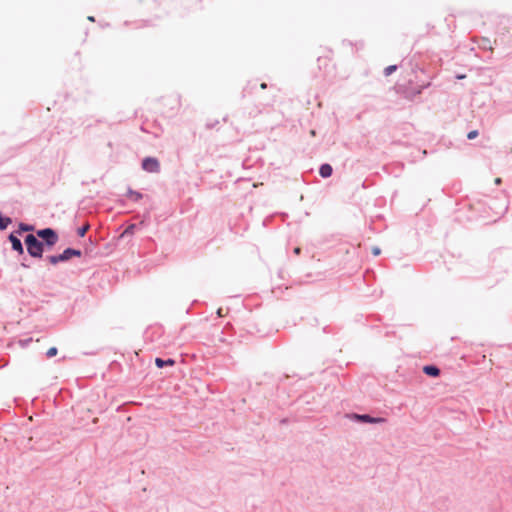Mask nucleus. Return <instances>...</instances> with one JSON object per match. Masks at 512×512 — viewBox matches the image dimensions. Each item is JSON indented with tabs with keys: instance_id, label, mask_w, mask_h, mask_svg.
<instances>
[{
	"instance_id": "nucleus-1",
	"label": "nucleus",
	"mask_w": 512,
	"mask_h": 512,
	"mask_svg": "<svg viewBox=\"0 0 512 512\" xmlns=\"http://www.w3.org/2000/svg\"><path fill=\"white\" fill-rule=\"evenodd\" d=\"M27 251L32 257H41L43 253V244L34 235L29 234L25 238Z\"/></svg>"
},
{
	"instance_id": "nucleus-2",
	"label": "nucleus",
	"mask_w": 512,
	"mask_h": 512,
	"mask_svg": "<svg viewBox=\"0 0 512 512\" xmlns=\"http://www.w3.org/2000/svg\"><path fill=\"white\" fill-rule=\"evenodd\" d=\"M37 235L40 238L44 239L46 241V243L48 245H50V246H53L57 242V240H58L57 234L51 228H46V229L39 230L37 232Z\"/></svg>"
},
{
	"instance_id": "nucleus-3",
	"label": "nucleus",
	"mask_w": 512,
	"mask_h": 512,
	"mask_svg": "<svg viewBox=\"0 0 512 512\" xmlns=\"http://www.w3.org/2000/svg\"><path fill=\"white\" fill-rule=\"evenodd\" d=\"M142 168L147 172H158L159 162L157 159L152 157L145 158L142 162Z\"/></svg>"
},
{
	"instance_id": "nucleus-4",
	"label": "nucleus",
	"mask_w": 512,
	"mask_h": 512,
	"mask_svg": "<svg viewBox=\"0 0 512 512\" xmlns=\"http://www.w3.org/2000/svg\"><path fill=\"white\" fill-rule=\"evenodd\" d=\"M60 255H61V257L63 259V262H64V261L69 260L73 256L80 257L81 256V251L80 250H76V249H72V248H67Z\"/></svg>"
},
{
	"instance_id": "nucleus-5",
	"label": "nucleus",
	"mask_w": 512,
	"mask_h": 512,
	"mask_svg": "<svg viewBox=\"0 0 512 512\" xmlns=\"http://www.w3.org/2000/svg\"><path fill=\"white\" fill-rule=\"evenodd\" d=\"M9 240H10V242L12 244V248L22 254L23 253V247H22L21 241L16 236H14L13 234H11L9 236Z\"/></svg>"
},
{
	"instance_id": "nucleus-6",
	"label": "nucleus",
	"mask_w": 512,
	"mask_h": 512,
	"mask_svg": "<svg viewBox=\"0 0 512 512\" xmlns=\"http://www.w3.org/2000/svg\"><path fill=\"white\" fill-rule=\"evenodd\" d=\"M423 371L432 377H437L440 374V370L436 366H424Z\"/></svg>"
},
{
	"instance_id": "nucleus-7",
	"label": "nucleus",
	"mask_w": 512,
	"mask_h": 512,
	"mask_svg": "<svg viewBox=\"0 0 512 512\" xmlns=\"http://www.w3.org/2000/svg\"><path fill=\"white\" fill-rule=\"evenodd\" d=\"M319 173L322 177L327 178L332 174V167L329 164H323L319 169Z\"/></svg>"
},
{
	"instance_id": "nucleus-8",
	"label": "nucleus",
	"mask_w": 512,
	"mask_h": 512,
	"mask_svg": "<svg viewBox=\"0 0 512 512\" xmlns=\"http://www.w3.org/2000/svg\"><path fill=\"white\" fill-rule=\"evenodd\" d=\"M357 418L363 422L378 423L384 421L382 418H372L369 415H357Z\"/></svg>"
},
{
	"instance_id": "nucleus-9",
	"label": "nucleus",
	"mask_w": 512,
	"mask_h": 512,
	"mask_svg": "<svg viewBox=\"0 0 512 512\" xmlns=\"http://www.w3.org/2000/svg\"><path fill=\"white\" fill-rule=\"evenodd\" d=\"M155 364L157 367L162 368L165 365L173 366L175 364V361L173 359H168V360L164 361L161 358H156Z\"/></svg>"
},
{
	"instance_id": "nucleus-10",
	"label": "nucleus",
	"mask_w": 512,
	"mask_h": 512,
	"mask_svg": "<svg viewBox=\"0 0 512 512\" xmlns=\"http://www.w3.org/2000/svg\"><path fill=\"white\" fill-rule=\"evenodd\" d=\"M47 259L53 265H55L59 262H63L61 255H52V256L47 257Z\"/></svg>"
},
{
	"instance_id": "nucleus-11",
	"label": "nucleus",
	"mask_w": 512,
	"mask_h": 512,
	"mask_svg": "<svg viewBox=\"0 0 512 512\" xmlns=\"http://www.w3.org/2000/svg\"><path fill=\"white\" fill-rule=\"evenodd\" d=\"M11 222L10 218H3L0 216V229H5Z\"/></svg>"
},
{
	"instance_id": "nucleus-12",
	"label": "nucleus",
	"mask_w": 512,
	"mask_h": 512,
	"mask_svg": "<svg viewBox=\"0 0 512 512\" xmlns=\"http://www.w3.org/2000/svg\"><path fill=\"white\" fill-rule=\"evenodd\" d=\"M397 66L396 65H390L384 69V74L386 76L391 75L394 71H396Z\"/></svg>"
},
{
	"instance_id": "nucleus-13",
	"label": "nucleus",
	"mask_w": 512,
	"mask_h": 512,
	"mask_svg": "<svg viewBox=\"0 0 512 512\" xmlns=\"http://www.w3.org/2000/svg\"><path fill=\"white\" fill-rule=\"evenodd\" d=\"M129 196L131 199L137 201L142 198V195L136 191H129Z\"/></svg>"
},
{
	"instance_id": "nucleus-14",
	"label": "nucleus",
	"mask_w": 512,
	"mask_h": 512,
	"mask_svg": "<svg viewBox=\"0 0 512 512\" xmlns=\"http://www.w3.org/2000/svg\"><path fill=\"white\" fill-rule=\"evenodd\" d=\"M88 229H89V225L88 224H86L85 226L79 228L78 229V235L80 237H83L86 234V232L88 231Z\"/></svg>"
},
{
	"instance_id": "nucleus-15",
	"label": "nucleus",
	"mask_w": 512,
	"mask_h": 512,
	"mask_svg": "<svg viewBox=\"0 0 512 512\" xmlns=\"http://www.w3.org/2000/svg\"><path fill=\"white\" fill-rule=\"evenodd\" d=\"M57 354V348L56 347H51L47 350V353L46 355L51 358V357H54L55 355Z\"/></svg>"
},
{
	"instance_id": "nucleus-16",
	"label": "nucleus",
	"mask_w": 512,
	"mask_h": 512,
	"mask_svg": "<svg viewBox=\"0 0 512 512\" xmlns=\"http://www.w3.org/2000/svg\"><path fill=\"white\" fill-rule=\"evenodd\" d=\"M477 136H478V131L477 130H472V131H470L467 134V138L470 139V140L476 138Z\"/></svg>"
},
{
	"instance_id": "nucleus-17",
	"label": "nucleus",
	"mask_w": 512,
	"mask_h": 512,
	"mask_svg": "<svg viewBox=\"0 0 512 512\" xmlns=\"http://www.w3.org/2000/svg\"><path fill=\"white\" fill-rule=\"evenodd\" d=\"M372 252H373V254H374L375 256H377V255H379V254H380V249H379L378 247H375V248H373Z\"/></svg>"
},
{
	"instance_id": "nucleus-18",
	"label": "nucleus",
	"mask_w": 512,
	"mask_h": 512,
	"mask_svg": "<svg viewBox=\"0 0 512 512\" xmlns=\"http://www.w3.org/2000/svg\"><path fill=\"white\" fill-rule=\"evenodd\" d=\"M133 228H134V225H131L130 227H128V228L124 231V234H126V233H131V232H132V230H133Z\"/></svg>"
},
{
	"instance_id": "nucleus-19",
	"label": "nucleus",
	"mask_w": 512,
	"mask_h": 512,
	"mask_svg": "<svg viewBox=\"0 0 512 512\" xmlns=\"http://www.w3.org/2000/svg\"><path fill=\"white\" fill-rule=\"evenodd\" d=\"M217 315H218L219 317H223V316H224V314H223V309H222V308H219V309L217 310Z\"/></svg>"
},
{
	"instance_id": "nucleus-20",
	"label": "nucleus",
	"mask_w": 512,
	"mask_h": 512,
	"mask_svg": "<svg viewBox=\"0 0 512 512\" xmlns=\"http://www.w3.org/2000/svg\"><path fill=\"white\" fill-rule=\"evenodd\" d=\"M501 182H502V180H501V178H500V177H497V178H495V180H494V183H495L496 185H500V184H501Z\"/></svg>"
},
{
	"instance_id": "nucleus-21",
	"label": "nucleus",
	"mask_w": 512,
	"mask_h": 512,
	"mask_svg": "<svg viewBox=\"0 0 512 512\" xmlns=\"http://www.w3.org/2000/svg\"><path fill=\"white\" fill-rule=\"evenodd\" d=\"M21 228H22L23 230H27V231H28V230H32V227H29V226H22Z\"/></svg>"
},
{
	"instance_id": "nucleus-22",
	"label": "nucleus",
	"mask_w": 512,
	"mask_h": 512,
	"mask_svg": "<svg viewBox=\"0 0 512 512\" xmlns=\"http://www.w3.org/2000/svg\"><path fill=\"white\" fill-rule=\"evenodd\" d=\"M294 253H295V254H297V255H298V254H300V248H299V247H296V248L294 249Z\"/></svg>"
},
{
	"instance_id": "nucleus-23",
	"label": "nucleus",
	"mask_w": 512,
	"mask_h": 512,
	"mask_svg": "<svg viewBox=\"0 0 512 512\" xmlns=\"http://www.w3.org/2000/svg\"><path fill=\"white\" fill-rule=\"evenodd\" d=\"M260 87H261V89H265L267 87V85H266V83H262Z\"/></svg>"
},
{
	"instance_id": "nucleus-24",
	"label": "nucleus",
	"mask_w": 512,
	"mask_h": 512,
	"mask_svg": "<svg viewBox=\"0 0 512 512\" xmlns=\"http://www.w3.org/2000/svg\"><path fill=\"white\" fill-rule=\"evenodd\" d=\"M88 19H89L90 21H94V17H92V16L88 17Z\"/></svg>"
}]
</instances>
